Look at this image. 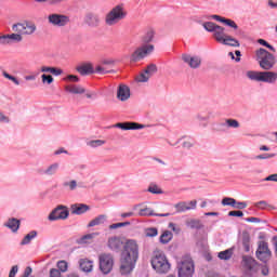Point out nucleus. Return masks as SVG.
Instances as JSON below:
<instances>
[{
	"label": "nucleus",
	"mask_w": 277,
	"mask_h": 277,
	"mask_svg": "<svg viewBox=\"0 0 277 277\" xmlns=\"http://www.w3.org/2000/svg\"><path fill=\"white\" fill-rule=\"evenodd\" d=\"M68 215H70L68 207L61 205L50 212V214L48 215V220L49 222H57V220H68Z\"/></svg>",
	"instance_id": "11"
},
{
	"label": "nucleus",
	"mask_w": 277,
	"mask_h": 277,
	"mask_svg": "<svg viewBox=\"0 0 277 277\" xmlns=\"http://www.w3.org/2000/svg\"><path fill=\"white\" fill-rule=\"evenodd\" d=\"M150 79V76H148L144 70L136 77V81L138 83H146Z\"/></svg>",
	"instance_id": "44"
},
{
	"label": "nucleus",
	"mask_w": 277,
	"mask_h": 277,
	"mask_svg": "<svg viewBox=\"0 0 277 277\" xmlns=\"http://www.w3.org/2000/svg\"><path fill=\"white\" fill-rule=\"evenodd\" d=\"M50 277H62V273L60 272V269L52 268L50 269Z\"/></svg>",
	"instance_id": "59"
},
{
	"label": "nucleus",
	"mask_w": 277,
	"mask_h": 277,
	"mask_svg": "<svg viewBox=\"0 0 277 277\" xmlns=\"http://www.w3.org/2000/svg\"><path fill=\"white\" fill-rule=\"evenodd\" d=\"M147 192H149V194H163V190L157 185V184H150L147 188Z\"/></svg>",
	"instance_id": "42"
},
{
	"label": "nucleus",
	"mask_w": 277,
	"mask_h": 277,
	"mask_svg": "<svg viewBox=\"0 0 277 277\" xmlns=\"http://www.w3.org/2000/svg\"><path fill=\"white\" fill-rule=\"evenodd\" d=\"M187 228L200 230V228H205L202 222L198 219H190L186 221Z\"/></svg>",
	"instance_id": "30"
},
{
	"label": "nucleus",
	"mask_w": 277,
	"mask_h": 277,
	"mask_svg": "<svg viewBox=\"0 0 277 277\" xmlns=\"http://www.w3.org/2000/svg\"><path fill=\"white\" fill-rule=\"evenodd\" d=\"M89 210L90 206L85 203H74L70 206L71 215H83L84 213H88Z\"/></svg>",
	"instance_id": "19"
},
{
	"label": "nucleus",
	"mask_w": 277,
	"mask_h": 277,
	"mask_svg": "<svg viewBox=\"0 0 277 277\" xmlns=\"http://www.w3.org/2000/svg\"><path fill=\"white\" fill-rule=\"evenodd\" d=\"M264 181L277 183V173H273L264 179Z\"/></svg>",
	"instance_id": "60"
},
{
	"label": "nucleus",
	"mask_w": 277,
	"mask_h": 277,
	"mask_svg": "<svg viewBox=\"0 0 277 277\" xmlns=\"http://www.w3.org/2000/svg\"><path fill=\"white\" fill-rule=\"evenodd\" d=\"M2 76L4 79H9V81H12L15 85H21V81H18V78L8 74V71L3 70Z\"/></svg>",
	"instance_id": "40"
},
{
	"label": "nucleus",
	"mask_w": 277,
	"mask_h": 277,
	"mask_svg": "<svg viewBox=\"0 0 277 277\" xmlns=\"http://www.w3.org/2000/svg\"><path fill=\"white\" fill-rule=\"evenodd\" d=\"M182 140H185L182 143V148H185L186 150H189V148H194L195 143L192 140V137H189V136H182L176 142H172L170 140H167V144H169V146H177L179 144H181Z\"/></svg>",
	"instance_id": "16"
},
{
	"label": "nucleus",
	"mask_w": 277,
	"mask_h": 277,
	"mask_svg": "<svg viewBox=\"0 0 277 277\" xmlns=\"http://www.w3.org/2000/svg\"><path fill=\"white\" fill-rule=\"evenodd\" d=\"M242 266L245 269L252 272V269L256 267V260H254L252 256L245 255L242 256Z\"/></svg>",
	"instance_id": "24"
},
{
	"label": "nucleus",
	"mask_w": 277,
	"mask_h": 277,
	"mask_svg": "<svg viewBox=\"0 0 277 277\" xmlns=\"http://www.w3.org/2000/svg\"><path fill=\"white\" fill-rule=\"evenodd\" d=\"M185 205L188 211H196V208L198 207V201L197 200L185 201Z\"/></svg>",
	"instance_id": "49"
},
{
	"label": "nucleus",
	"mask_w": 277,
	"mask_h": 277,
	"mask_svg": "<svg viewBox=\"0 0 277 277\" xmlns=\"http://www.w3.org/2000/svg\"><path fill=\"white\" fill-rule=\"evenodd\" d=\"M221 127H227V129H239L241 124L237 119L228 118V119H225V122L221 123Z\"/></svg>",
	"instance_id": "32"
},
{
	"label": "nucleus",
	"mask_w": 277,
	"mask_h": 277,
	"mask_svg": "<svg viewBox=\"0 0 277 277\" xmlns=\"http://www.w3.org/2000/svg\"><path fill=\"white\" fill-rule=\"evenodd\" d=\"M36 237H38V232L31 230L22 239L21 246H29V243H31L32 239H36Z\"/></svg>",
	"instance_id": "33"
},
{
	"label": "nucleus",
	"mask_w": 277,
	"mask_h": 277,
	"mask_svg": "<svg viewBox=\"0 0 277 277\" xmlns=\"http://www.w3.org/2000/svg\"><path fill=\"white\" fill-rule=\"evenodd\" d=\"M0 44H11L9 35L0 36Z\"/></svg>",
	"instance_id": "56"
},
{
	"label": "nucleus",
	"mask_w": 277,
	"mask_h": 277,
	"mask_svg": "<svg viewBox=\"0 0 277 277\" xmlns=\"http://www.w3.org/2000/svg\"><path fill=\"white\" fill-rule=\"evenodd\" d=\"M144 71L149 76V78H151L153 75H155V72H157V65L150 64L147 66L146 69H144Z\"/></svg>",
	"instance_id": "46"
},
{
	"label": "nucleus",
	"mask_w": 277,
	"mask_h": 277,
	"mask_svg": "<svg viewBox=\"0 0 277 277\" xmlns=\"http://www.w3.org/2000/svg\"><path fill=\"white\" fill-rule=\"evenodd\" d=\"M96 237H98V233H91V234H87L84 236L81 237L80 241L81 243H90V241H92V239H96Z\"/></svg>",
	"instance_id": "38"
},
{
	"label": "nucleus",
	"mask_w": 277,
	"mask_h": 277,
	"mask_svg": "<svg viewBox=\"0 0 277 277\" xmlns=\"http://www.w3.org/2000/svg\"><path fill=\"white\" fill-rule=\"evenodd\" d=\"M57 172H60V162H53L45 168L43 174L45 176H55Z\"/></svg>",
	"instance_id": "27"
},
{
	"label": "nucleus",
	"mask_w": 277,
	"mask_h": 277,
	"mask_svg": "<svg viewBox=\"0 0 277 277\" xmlns=\"http://www.w3.org/2000/svg\"><path fill=\"white\" fill-rule=\"evenodd\" d=\"M3 226L9 228L11 233H18V228H21V221L16 217H11L3 223Z\"/></svg>",
	"instance_id": "22"
},
{
	"label": "nucleus",
	"mask_w": 277,
	"mask_h": 277,
	"mask_svg": "<svg viewBox=\"0 0 277 277\" xmlns=\"http://www.w3.org/2000/svg\"><path fill=\"white\" fill-rule=\"evenodd\" d=\"M48 23L52 27H66V25H70V16L62 13H51L48 15Z\"/></svg>",
	"instance_id": "10"
},
{
	"label": "nucleus",
	"mask_w": 277,
	"mask_h": 277,
	"mask_svg": "<svg viewBox=\"0 0 277 277\" xmlns=\"http://www.w3.org/2000/svg\"><path fill=\"white\" fill-rule=\"evenodd\" d=\"M182 62L193 70H198L202 66V57L196 54H182Z\"/></svg>",
	"instance_id": "13"
},
{
	"label": "nucleus",
	"mask_w": 277,
	"mask_h": 277,
	"mask_svg": "<svg viewBox=\"0 0 277 277\" xmlns=\"http://www.w3.org/2000/svg\"><path fill=\"white\" fill-rule=\"evenodd\" d=\"M203 29L206 31H209L210 34H213L214 40H216L220 44L224 41L226 38V29L220 25H216L213 22H206L202 24Z\"/></svg>",
	"instance_id": "9"
},
{
	"label": "nucleus",
	"mask_w": 277,
	"mask_h": 277,
	"mask_svg": "<svg viewBox=\"0 0 277 277\" xmlns=\"http://www.w3.org/2000/svg\"><path fill=\"white\" fill-rule=\"evenodd\" d=\"M53 81H55V79H53V76L47 74L41 75V82L43 83V85H51Z\"/></svg>",
	"instance_id": "39"
},
{
	"label": "nucleus",
	"mask_w": 277,
	"mask_h": 277,
	"mask_svg": "<svg viewBox=\"0 0 277 277\" xmlns=\"http://www.w3.org/2000/svg\"><path fill=\"white\" fill-rule=\"evenodd\" d=\"M105 222H107V215L100 214L89 222L88 228H93V226H101V224H105Z\"/></svg>",
	"instance_id": "28"
},
{
	"label": "nucleus",
	"mask_w": 277,
	"mask_h": 277,
	"mask_svg": "<svg viewBox=\"0 0 277 277\" xmlns=\"http://www.w3.org/2000/svg\"><path fill=\"white\" fill-rule=\"evenodd\" d=\"M84 25H89V27H96V25H101V17L93 12H89L84 15Z\"/></svg>",
	"instance_id": "17"
},
{
	"label": "nucleus",
	"mask_w": 277,
	"mask_h": 277,
	"mask_svg": "<svg viewBox=\"0 0 277 277\" xmlns=\"http://www.w3.org/2000/svg\"><path fill=\"white\" fill-rule=\"evenodd\" d=\"M155 40V30H148L143 37V44L138 47L131 55V62H142L145 57H148L153 51H155V45L150 42Z\"/></svg>",
	"instance_id": "2"
},
{
	"label": "nucleus",
	"mask_w": 277,
	"mask_h": 277,
	"mask_svg": "<svg viewBox=\"0 0 277 277\" xmlns=\"http://www.w3.org/2000/svg\"><path fill=\"white\" fill-rule=\"evenodd\" d=\"M94 72H96V75H107V72H110V71L105 69V67H103L101 65H96Z\"/></svg>",
	"instance_id": "53"
},
{
	"label": "nucleus",
	"mask_w": 277,
	"mask_h": 277,
	"mask_svg": "<svg viewBox=\"0 0 277 277\" xmlns=\"http://www.w3.org/2000/svg\"><path fill=\"white\" fill-rule=\"evenodd\" d=\"M40 71L41 72H50V75H52V72H53V67H51V66H41V68H40Z\"/></svg>",
	"instance_id": "64"
},
{
	"label": "nucleus",
	"mask_w": 277,
	"mask_h": 277,
	"mask_svg": "<svg viewBox=\"0 0 277 277\" xmlns=\"http://www.w3.org/2000/svg\"><path fill=\"white\" fill-rule=\"evenodd\" d=\"M174 209L176 213H187V211H189V208H187V203H185V201H180L175 203Z\"/></svg>",
	"instance_id": "36"
},
{
	"label": "nucleus",
	"mask_w": 277,
	"mask_h": 277,
	"mask_svg": "<svg viewBox=\"0 0 277 277\" xmlns=\"http://www.w3.org/2000/svg\"><path fill=\"white\" fill-rule=\"evenodd\" d=\"M223 207H233L235 205V199L230 197H226L222 200Z\"/></svg>",
	"instance_id": "52"
},
{
	"label": "nucleus",
	"mask_w": 277,
	"mask_h": 277,
	"mask_svg": "<svg viewBox=\"0 0 277 277\" xmlns=\"http://www.w3.org/2000/svg\"><path fill=\"white\" fill-rule=\"evenodd\" d=\"M36 23L29 19L12 25V31L22 36H34V34H36Z\"/></svg>",
	"instance_id": "8"
},
{
	"label": "nucleus",
	"mask_w": 277,
	"mask_h": 277,
	"mask_svg": "<svg viewBox=\"0 0 277 277\" xmlns=\"http://www.w3.org/2000/svg\"><path fill=\"white\" fill-rule=\"evenodd\" d=\"M64 81H71V83H79V77L75 75H68L66 78H64Z\"/></svg>",
	"instance_id": "55"
},
{
	"label": "nucleus",
	"mask_w": 277,
	"mask_h": 277,
	"mask_svg": "<svg viewBox=\"0 0 277 277\" xmlns=\"http://www.w3.org/2000/svg\"><path fill=\"white\" fill-rule=\"evenodd\" d=\"M255 61L262 70H272L277 64L276 56L263 48L255 51Z\"/></svg>",
	"instance_id": "4"
},
{
	"label": "nucleus",
	"mask_w": 277,
	"mask_h": 277,
	"mask_svg": "<svg viewBox=\"0 0 277 277\" xmlns=\"http://www.w3.org/2000/svg\"><path fill=\"white\" fill-rule=\"evenodd\" d=\"M172 237H174L172 232L170 230L163 232L160 236V243H164V245L170 243V241H172Z\"/></svg>",
	"instance_id": "35"
},
{
	"label": "nucleus",
	"mask_w": 277,
	"mask_h": 277,
	"mask_svg": "<svg viewBox=\"0 0 277 277\" xmlns=\"http://www.w3.org/2000/svg\"><path fill=\"white\" fill-rule=\"evenodd\" d=\"M146 237H157L159 235V230L155 227L147 228L145 232Z\"/></svg>",
	"instance_id": "51"
},
{
	"label": "nucleus",
	"mask_w": 277,
	"mask_h": 277,
	"mask_svg": "<svg viewBox=\"0 0 277 277\" xmlns=\"http://www.w3.org/2000/svg\"><path fill=\"white\" fill-rule=\"evenodd\" d=\"M64 70H62L61 68L57 67H52V75H54V77H60V75H63Z\"/></svg>",
	"instance_id": "62"
},
{
	"label": "nucleus",
	"mask_w": 277,
	"mask_h": 277,
	"mask_svg": "<svg viewBox=\"0 0 277 277\" xmlns=\"http://www.w3.org/2000/svg\"><path fill=\"white\" fill-rule=\"evenodd\" d=\"M254 206L256 207V209H262L263 210V209H267V207L269 205L267 203V201L262 200V201L256 202Z\"/></svg>",
	"instance_id": "57"
},
{
	"label": "nucleus",
	"mask_w": 277,
	"mask_h": 277,
	"mask_svg": "<svg viewBox=\"0 0 277 277\" xmlns=\"http://www.w3.org/2000/svg\"><path fill=\"white\" fill-rule=\"evenodd\" d=\"M137 259H140V245H137V240L128 239L121 252L120 273L123 276L131 274L135 269Z\"/></svg>",
	"instance_id": "1"
},
{
	"label": "nucleus",
	"mask_w": 277,
	"mask_h": 277,
	"mask_svg": "<svg viewBox=\"0 0 277 277\" xmlns=\"http://www.w3.org/2000/svg\"><path fill=\"white\" fill-rule=\"evenodd\" d=\"M150 263L156 274H168V272H170V269L172 268V264H170L168 256H166V253H163L162 251L154 252Z\"/></svg>",
	"instance_id": "3"
},
{
	"label": "nucleus",
	"mask_w": 277,
	"mask_h": 277,
	"mask_svg": "<svg viewBox=\"0 0 277 277\" xmlns=\"http://www.w3.org/2000/svg\"><path fill=\"white\" fill-rule=\"evenodd\" d=\"M124 18H127L124 4H117L106 13L104 23L105 25H108V27H114V25H118V23H120V21H124Z\"/></svg>",
	"instance_id": "6"
},
{
	"label": "nucleus",
	"mask_w": 277,
	"mask_h": 277,
	"mask_svg": "<svg viewBox=\"0 0 277 277\" xmlns=\"http://www.w3.org/2000/svg\"><path fill=\"white\" fill-rule=\"evenodd\" d=\"M234 209H246L248 207V203L246 201H238L235 200V205L233 206Z\"/></svg>",
	"instance_id": "54"
},
{
	"label": "nucleus",
	"mask_w": 277,
	"mask_h": 277,
	"mask_svg": "<svg viewBox=\"0 0 277 277\" xmlns=\"http://www.w3.org/2000/svg\"><path fill=\"white\" fill-rule=\"evenodd\" d=\"M213 21H217L219 23H223V25H226L227 27H232V29H239V26H237V23L233 19H228L225 17H222L220 15H212Z\"/></svg>",
	"instance_id": "23"
},
{
	"label": "nucleus",
	"mask_w": 277,
	"mask_h": 277,
	"mask_svg": "<svg viewBox=\"0 0 277 277\" xmlns=\"http://www.w3.org/2000/svg\"><path fill=\"white\" fill-rule=\"evenodd\" d=\"M276 157V154H262L254 157L255 160L262 161L267 159H274Z\"/></svg>",
	"instance_id": "45"
},
{
	"label": "nucleus",
	"mask_w": 277,
	"mask_h": 277,
	"mask_svg": "<svg viewBox=\"0 0 277 277\" xmlns=\"http://www.w3.org/2000/svg\"><path fill=\"white\" fill-rule=\"evenodd\" d=\"M9 40L12 42H23V36L19 32H13L9 35Z\"/></svg>",
	"instance_id": "41"
},
{
	"label": "nucleus",
	"mask_w": 277,
	"mask_h": 277,
	"mask_svg": "<svg viewBox=\"0 0 277 277\" xmlns=\"http://www.w3.org/2000/svg\"><path fill=\"white\" fill-rule=\"evenodd\" d=\"M246 77L249 78L250 81H256L258 83L274 84L277 81V72L271 71V69L264 71L248 70Z\"/></svg>",
	"instance_id": "5"
},
{
	"label": "nucleus",
	"mask_w": 277,
	"mask_h": 277,
	"mask_svg": "<svg viewBox=\"0 0 277 277\" xmlns=\"http://www.w3.org/2000/svg\"><path fill=\"white\" fill-rule=\"evenodd\" d=\"M64 187H68V189L70 192H75V189H77V180H71L69 182H65Z\"/></svg>",
	"instance_id": "47"
},
{
	"label": "nucleus",
	"mask_w": 277,
	"mask_h": 277,
	"mask_svg": "<svg viewBox=\"0 0 277 277\" xmlns=\"http://www.w3.org/2000/svg\"><path fill=\"white\" fill-rule=\"evenodd\" d=\"M16 274H18V265L12 266V268L9 273V277H16Z\"/></svg>",
	"instance_id": "61"
},
{
	"label": "nucleus",
	"mask_w": 277,
	"mask_h": 277,
	"mask_svg": "<svg viewBox=\"0 0 277 277\" xmlns=\"http://www.w3.org/2000/svg\"><path fill=\"white\" fill-rule=\"evenodd\" d=\"M116 129H121V131H138L140 129H146V126L136 122H119L115 124Z\"/></svg>",
	"instance_id": "15"
},
{
	"label": "nucleus",
	"mask_w": 277,
	"mask_h": 277,
	"mask_svg": "<svg viewBox=\"0 0 277 277\" xmlns=\"http://www.w3.org/2000/svg\"><path fill=\"white\" fill-rule=\"evenodd\" d=\"M256 256L260 261H262V263H267L272 258V251H269L267 242L260 241L259 248L256 250Z\"/></svg>",
	"instance_id": "14"
},
{
	"label": "nucleus",
	"mask_w": 277,
	"mask_h": 277,
	"mask_svg": "<svg viewBox=\"0 0 277 277\" xmlns=\"http://www.w3.org/2000/svg\"><path fill=\"white\" fill-rule=\"evenodd\" d=\"M107 246L113 252H120V248H122V239L118 236H113L108 238Z\"/></svg>",
	"instance_id": "20"
},
{
	"label": "nucleus",
	"mask_w": 277,
	"mask_h": 277,
	"mask_svg": "<svg viewBox=\"0 0 277 277\" xmlns=\"http://www.w3.org/2000/svg\"><path fill=\"white\" fill-rule=\"evenodd\" d=\"M65 91L69 94H85V88L80 84H69L65 87Z\"/></svg>",
	"instance_id": "26"
},
{
	"label": "nucleus",
	"mask_w": 277,
	"mask_h": 277,
	"mask_svg": "<svg viewBox=\"0 0 277 277\" xmlns=\"http://www.w3.org/2000/svg\"><path fill=\"white\" fill-rule=\"evenodd\" d=\"M131 223L130 222H123V223H115V224H111L109 225V230H116L118 228H122L124 226H129Z\"/></svg>",
	"instance_id": "48"
},
{
	"label": "nucleus",
	"mask_w": 277,
	"mask_h": 277,
	"mask_svg": "<svg viewBox=\"0 0 277 277\" xmlns=\"http://www.w3.org/2000/svg\"><path fill=\"white\" fill-rule=\"evenodd\" d=\"M232 256H233V249H227L225 251L219 252V259H221V261H228L230 260Z\"/></svg>",
	"instance_id": "37"
},
{
	"label": "nucleus",
	"mask_w": 277,
	"mask_h": 277,
	"mask_svg": "<svg viewBox=\"0 0 277 277\" xmlns=\"http://www.w3.org/2000/svg\"><path fill=\"white\" fill-rule=\"evenodd\" d=\"M79 265H80V269L87 273L92 272V269L94 268V262L88 259L80 260Z\"/></svg>",
	"instance_id": "29"
},
{
	"label": "nucleus",
	"mask_w": 277,
	"mask_h": 277,
	"mask_svg": "<svg viewBox=\"0 0 277 277\" xmlns=\"http://www.w3.org/2000/svg\"><path fill=\"white\" fill-rule=\"evenodd\" d=\"M105 144H107L105 140H91L87 142L89 148H101V146H105Z\"/></svg>",
	"instance_id": "34"
},
{
	"label": "nucleus",
	"mask_w": 277,
	"mask_h": 277,
	"mask_svg": "<svg viewBox=\"0 0 277 277\" xmlns=\"http://www.w3.org/2000/svg\"><path fill=\"white\" fill-rule=\"evenodd\" d=\"M138 215L141 217H149V216H155V217H170V213H163V214H159V213H155L153 211V209L148 208V207H144L141 208L138 210Z\"/></svg>",
	"instance_id": "18"
},
{
	"label": "nucleus",
	"mask_w": 277,
	"mask_h": 277,
	"mask_svg": "<svg viewBox=\"0 0 277 277\" xmlns=\"http://www.w3.org/2000/svg\"><path fill=\"white\" fill-rule=\"evenodd\" d=\"M117 98L119 101H129L131 98V89L127 84H120L117 91Z\"/></svg>",
	"instance_id": "21"
},
{
	"label": "nucleus",
	"mask_w": 277,
	"mask_h": 277,
	"mask_svg": "<svg viewBox=\"0 0 277 277\" xmlns=\"http://www.w3.org/2000/svg\"><path fill=\"white\" fill-rule=\"evenodd\" d=\"M221 44H225V47H235V48L240 47L239 40L230 37V35H226L225 38L223 39V42H221Z\"/></svg>",
	"instance_id": "31"
},
{
	"label": "nucleus",
	"mask_w": 277,
	"mask_h": 277,
	"mask_svg": "<svg viewBox=\"0 0 277 277\" xmlns=\"http://www.w3.org/2000/svg\"><path fill=\"white\" fill-rule=\"evenodd\" d=\"M229 217H243V212L241 211H229Z\"/></svg>",
	"instance_id": "58"
},
{
	"label": "nucleus",
	"mask_w": 277,
	"mask_h": 277,
	"mask_svg": "<svg viewBox=\"0 0 277 277\" xmlns=\"http://www.w3.org/2000/svg\"><path fill=\"white\" fill-rule=\"evenodd\" d=\"M242 246L246 252H250V235L248 234L242 235Z\"/></svg>",
	"instance_id": "43"
},
{
	"label": "nucleus",
	"mask_w": 277,
	"mask_h": 277,
	"mask_svg": "<svg viewBox=\"0 0 277 277\" xmlns=\"http://www.w3.org/2000/svg\"><path fill=\"white\" fill-rule=\"evenodd\" d=\"M0 122H3L4 124H9L10 117L5 116L3 113H0Z\"/></svg>",
	"instance_id": "63"
},
{
	"label": "nucleus",
	"mask_w": 277,
	"mask_h": 277,
	"mask_svg": "<svg viewBox=\"0 0 277 277\" xmlns=\"http://www.w3.org/2000/svg\"><path fill=\"white\" fill-rule=\"evenodd\" d=\"M177 276L179 277H193L194 276V260L189 256H184L177 261Z\"/></svg>",
	"instance_id": "7"
},
{
	"label": "nucleus",
	"mask_w": 277,
	"mask_h": 277,
	"mask_svg": "<svg viewBox=\"0 0 277 277\" xmlns=\"http://www.w3.org/2000/svg\"><path fill=\"white\" fill-rule=\"evenodd\" d=\"M76 70L82 76L94 75V67L90 63L78 66Z\"/></svg>",
	"instance_id": "25"
},
{
	"label": "nucleus",
	"mask_w": 277,
	"mask_h": 277,
	"mask_svg": "<svg viewBox=\"0 0 277 277\" xmlns=\"http://www.w3.org/2000/svg\"><path fill=\"white\" fill-rule=\"evenodd\" d=\"M57 268L60 269V272H68V262L62 260L57 262Z\"/></svg>",
	"instance_id": "50"
},
{
	"label": "nucleus",
	"mask_w": 277,
	"mask_h": 277,
	"mask_svg": "<svg viewBox=\"0 0 277 277\" xmlns=\"http://www.w3.org/2000/svg\"><path fill=\"white\" fill-rule=\"evenodd\" d=\"M100 269L103 274H109L114 269V256L109 253H102L98 256Z\"/></svg>",
	"instance_id": "12"
}]
</instances>
